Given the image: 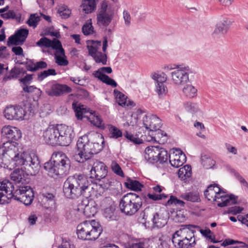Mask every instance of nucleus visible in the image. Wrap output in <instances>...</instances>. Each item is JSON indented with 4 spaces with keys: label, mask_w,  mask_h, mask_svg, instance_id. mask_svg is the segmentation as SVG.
<instances>
[{
    "label": "nucleus",
    "mask_w": 248,
    "mask_h": 248,
    "mask_svg": "<svg viewBox=\"0 0 248 248\" xmlns=\"http://www.w3.org/2000/svg\"><path fill=\"white\" fill-rule=\"evenodd\" d=\"M102 231L98 222L94 220L84 221L77 227L78 237L85 241L95 240L101 234Z\"/></svg>",
    "instance_id": "5"
},
{
    "label": "nucleus",
    "mask_w": 248,
    "mask_h": 248,
    "mask_svg": "<svg viewBox=\"0 0 248 248\" xmlns=\"http://www.w3.org/2000/svg\"><path fill=\"white\" fill-rule=\"evenodd\" d=\"M40 20V16L38 14H34L31 15L27 21V23L30 27L35 28L38 22Z\"/></svg>",
    "instance_id": "47"
},
{
    "label": "nucleus",
    "mask_w": 248,
    "mask_h": 248,
    "mask_svg": "<svg viewBox=\"0 0 248 248\" xmlns=\"http://www.w3.org/2000/svg\"><path fill=\"white\" fill-rule=\"evenodd\" d=\"M47 65V63L46 62L39 61L35 63L27 64V69L29 71L34 72L40 69L46 68Z\"/></svg>",
    "instance_id": "39"
},
{
    "label": "nucleus",
    "mask_w": 248,
    "mask_h": 248,
    "mask_svg": "<svg viewBox=\"0 0 248 248\" xmlns=\"http://www.w3.org/2000/svg\"><path fill=\"white\" fill-rule=\"evenodd\" d=\"M114 93L116 96V101L119 105L129 107H132L135 106L134 102L129 100L127 101V96L121 92L117 90H114Z\"/></svg>",
    "instance_id": "30"
},
{
    "label": "nucleus",
    "mask_w": 248,
    "mask_h": 248,
    "mask_svg": "<svg viewBox=\"0 0 248 248\" xmlns=\"http://www.w3.org/2000/svg\"><path fill=\"white\" fill-rule=\"evenodd\" d=\"M51 40L48 39L46 37H43L41 38L38 41H37L36 43V46L42 47H50Z\"/></svg>",
    "instance_id": "56"
},
{
    "label": "nucleus",
    "mask_w": 248,
    "mask_h": 248,
    "mask_svg": "<svg viewBox=\"0 0 248 248\" xmlns=\"http://www.w3.org/2000/svg\"><path fill=\"white\" fill-rule=\"evenodd\" d=\"M166 214L165 212L160 211L155 213L154 211H153V215L152 218H151V220L155 227L161 228L167 224V218Z\"/></svg>",
    "instance_id": "25"
},
{
    "label": "nucleus",
    "mask_w": 248,
    "mask_h": 248,
    "mask_svg": "<svg viewBox=\"0 0 248 248\" xmlns=\"http://www.w3.org/2000/svg\"><path fill=\"white\" fill-rule=\"evenodd\" d=\"M14 190V186L9 180H4L0 183V204L8 203L12 198L27 205L32 202L34 194L30 186L20 187L16 190V195L13 194Z\"/></svg>",
    "instance_id": "4"
},
{
    "label": "nucleus",
    "mask_w": 248,
    "mask_h": 248,
    "mask_svg": "<svg viewBox=\"0 0 248 248\" xmlns=\"http://www.w3.org/2000/svg\"><path fill=\"white\" fill-rule=\"evenodd\" d=\"M157 146H149L146 148L144 151V157L147 162L154 164L157 162L158 158H156L158 153Z\"/></svg>",
    "instance_id": "26"
},
{
    "label": "nucleus",
    "mask_w": 248,
    "mask_h": 248,
    "mask_svg": "<svg viewBox=\"0 0 248 248\" xmlns=\"http://www.w3.org/2000/svg\"><path fill=\"white\" fill-rule=\"evenodd\" d=\"M148 197L149 199L153 201H158L160 200L165 199L168 197V196L165 194H156V193H148L146 197L145 198L146 199Z\"/></svg>",
    "instance_id": "57"
},
{
    "label": "nucleus",
    "mask_w": 248,
    "mask_h": 248,
    "mask_svg": "<svg viewBox=\"0 0 248 248\" xmlns=\"http://www.w3.org/2000/svg\"><path fill=\"white\" fill-rule=\"evenodd\" d=\"M115 208L111 206L105 209L104 214L106 218L111 219L114 216Z\"/></svg>",
    "instance_id": "61"
},
{
    "label": "nucleus",
    "mask_w": 248,
    "mask_h": 248,
    "mask_svg": "<svg viewBox=\"0 0 248 248\" xmlns=\"http://www.w3.org/2000/svg\"><path fill=\"white\" fill-rule=\"evenodd\" d=\"M142 113V111L140 109H138L136 112L133 114L131 115V119H134L135 120L134 121H131L130 122H129V120L126 122V123L124 124V125H132L133 126L134 124H137V119H139V116L140 114H141Z\"/></svg>",
    "instance_id": "58"
},
{
    "label": "nucleus",
    "mask_w": 248,
    "mask_h": 248,
    "mask_svg": "<svg viewBox=\"0 0 248 248\" xmlns=\"http://www.w3.org/2000/svg\"><path fill=\"white\" fill-rule=\"evenodd\" d=\"M146 137L147 141L156 142L159 144H163L167 140L166 133H164L159 128L154 131L149 132L148 135Z\"/></svg>",
    "instance_id": "22"
},
{
    "label": "nucleus",
    "mask_w": 248,
    "mask_h": 248,
    "mask_svg": "<svg viewBox=\"0 0 248 248\" xmlns=\"http://www.w3.org/2000/svg\"><path fill=\"white\" fill-rule=\"evenodd\" d=\"M238 197L233 194L230 195L225 194V191H223L222 194L217 197L216 202H217V206L220 207H225L232 204L237 203Z\"/></svg>",
    "instance_id": "20"
},
{
    "label": "nucleus",
    "mask_w": 248,
    "mask_h": 248,
    "mask_svg": "<svg viewBox=\"0 0 248 248\" xmlns=\"http://www.w3.org/2000/svg\"><path fill=\"white\" fill-rule=\"evenodd\" d=\"M143 124L147 129H149V132H152L160 128L161 121L156 115H145L143 117Z\"/></svg>",
    "instance_id": "18"
},
{
    "label": "nucleus",
    "mask_w": 248,
    "mask_h": 248,
    "mask_svg": "<svg viewBox=\"0 0 248 248\" xmlns=\"http://www.w3.org/2000/svg\"><path fill=\"white\" fill-rule=\"evenodd\" d=\"M232 22L228 18L224 17L218 22L215 27L213 35L216 38H220L224 36L229 30Z\"/></svg>",
    "instance_id": "17"
},
{
    "label": "nucleus",
    "mask_w": 248,
    "mask_h": 248,
    "mask_svg": "<svg viewBox=\"0 0 248 248\" xmlns=\"http://www.w3.org/2000/svg\"><path fill=\"white\" fill-rule=\"evenodd\" d=\"M88 169L90 170V177L100 180L106 177L108 173L107 167L102 162L92 158L87 161Z\"/></svg>",
    "instance_id": "9"
},
{
    "label": "nucleus",
    "mask_w": 248,
    "mask_h": 248,
    "mask_svg": "<svg viewBox=\"0 0 248 248\" xmlns=\"http://www.w3.org/2000/svg\"><path fill=\"white\" fill-rule=\"evenodd\" d=\"M86 199L82 201L80 203H79L77 208L74 210L73 211L77 210L80 213H83L85 216L88 217H93L97 212V209L95 207L93 208L92 214H89V210L90 209V205L89 204V201L87 200L88 198H86Z\"/></svg>",
    "instance_id": "28"
},
{
    "label": "nucleus",
    "mask_w": 248,
    "mask_h": 248,
    "mask_svg": "<svg viewBox=\"0 0 248 248\" xmlns=\"http://www.w3.org/2000/svg\"><path fill=\"white\" fill-rule=\"evenodd\" d=\"M101 44V41L88 40L87 41V47L89 51V54L92 57L96 53L99 52Z\"/></svg>",
    "instance_id": "32"
},
{
    "label": "nucleus",
    "mask_w": 248,
    "mask_h": 248,
    "mask_svg": "<svg viewBox=\"0 0 248 248\" xmlns=\"http://www.w3.org/2000/svg\"><path fill=\"white\" fill-rule=\"evenodd\" d=\"M153 242L157 244V247L155 248H169V247L168 243L160 238L158 239H155Z\"/></svg>",
    "instance_id": "62"
},
{
    "label": "nucleus",
    "mask_w": 248,
    "mask_h": 248,
    "mask_svg": "<svg viewBox=\"0 0 248 248\" xmlns=\"http://www.w3.org/2000/svg\"><path fill=\"white\" fill-rule=\"evenodd\" d=\"M179 236H173L172 242L177 248H189L194 247L196 244V240H189L187 238H180Z\"/></svg>",
    "instance_id": "24"
},
{
    "label": "nucleus",
    "mask_w": 248,
    "mask_h": 248,
    "mask_svg": "<svg viewBox=\"0 0 248 248\" xmlns=\"http://www.w3.org/2000/svg\"><path fill=\"white\" fill-rule=\"evenodd\" d=\"M123 19L124 21V25L126 27H129L131 24L132 17L128 10L125 9L123 11Z\"/></svg>",
    "instance_id": "59"
},
{
    "label": "nucleus",
    "mask_w": 248,
    "mask_h": 248,
    "mask_svg": "<svg viewBox=\"0 0 248 248\" xmlns=\"http://www.w3.org/2000/svg\"><path fill=\"white\" fill-rule=\"evenodd\" d=\"M183 93L186 97L192 98L197 95V89L192 84H186L183 89Z\"/></svg>",
    "instance_id": "35"
},
{
    "label": "nucleus",
    "mask_w": 248,
    "mask_h": 248,
    "mask_svg": "<svg viewBox=\"0 0 248 248\" xmlns=\"http://www.w3.org/2000/svg\"><path fill=\"white\" fill-rule=\"evenodd\" d=\"M155 91L159 96H163L168 93V88L164 84H156Z\"/></svg>",
    "instance_id": "55"
},
{
    "label": "nucleus",
    "mask_w": 248,
    "mask_h": 248,
    "mask_svg": "<svg viewBox=\"0 0 248 248\" xmlns=\"http://www.w3.org/2000/svg\"><path fill=\"white\" fill-rule=\"evenodd\" d=\"M102 82L113 87H116L117 86V84L115 81L107 75L103 78Z\"/></svg>",
    "instance_id": "63"
},
{
    "label": "nucleus",
    "mask_w": 248,
    "mask_h": 248,
    "mask_svg": "<svg viewBox=\"0 0 248 248\" xmlns=\"http://www.w3.org/2000/svg\"><path fill=\"white\" fill-rule=\"evenodd\" d=\"M181 197L191 202H198L200 201L199 194L197 192H186L182 194Z\"/></svg>",
    "instance_id": "37"
},
{
    "label": "nucleus",
    "mask_w": 248,
    "mask_h": 248,
    "mask_svg": "<svg viewBox=\"0 0 248 248\" xmlns=\"http://www.w3.org/2000/svg\"><path fill=\"white\" fill-rule=\"evenodd\" d=\"M99 0H82L80 8L82 12L89 14L94 12L97 7Z\"/></svg>",
    "instance_id": "29"
},
{
    "label": "nucleus",
    "mask_w": 248,
    "mask_h": 248,
    "mask_svg": "<svg viewBox=\"0 0 248 248\" xmlns=\"http://www.w3.org/2000/svg\"><path fill=\"white\" fill-rule=\"evenodd\" d=\"M58 124L49 126L43 132V137L45 141L50 145H58Z\"/></svg>",
    "instance_id": "14"
},
{
    "label": "nucleus",
    "mask_w": 248,
    "mask_h": 248,
    "mask_svg": "<svg viewBox=\"0 0 248 248\" xmlns=\"http://www.w3.org/2000/svg\"><path fill=\"white\" fill-rule=\"evenodd\" d=\"M124 185L127 188L134 191L141 190V188L143 186V185L139 181L130 178L127 179L124 183Z\"/></svg>",
    "instance_id": "36"
},
{
    "label": "nucleus",
    "mask_w": 248,
    "mask_h": 248,
    "mask_svg": "<svg viewBox=\"0 0 248 248\" xmlns=\"http://www.w3.org/2000/svg\"><path fill=\"white\" fill-rule=\"evenodd\" d=\"M200 232L201 234L204 236L206 239L213 243H217V241L215 240V236L213 232L209 229H206L205 230L201 229Z\"/></svg>",
    "instance_id": "48"
},
{
    "label": "nucleus",
    "mask_w": 248,
    "mask_h": 248,
    "mask_svg": "<svg viewBox=\"0 0 248 248\" xmlns=\"http://www.w3.org/2000/svg\"><path fill=\"white\" fill-rule=\"evenodd\" d=\"M45 90L48 96L58 97L64 93H70L72 89L65 84H61L52 81L45 85Z\"/></svg>",
    "instance_id": "11"
},
{
    "label": "nucleus",
    "mask_w": 248,
    "mask_h": 248,
    "mask_svg": "<svg viewBox=\"0 0 248 248\" xmlns=\"http://www.w3.org/2000/svg\"><path fill=\"white\" fill-rule=\"evenodd\" d=\"M23 173L22 170H16L11 174V179L16 183L23 184L25 179L23 177Z\"/></svg>",
    "instance_id": "41"
},
{
    "label": "nucleus",
    "mask_w": 248,
    "mask_h": 248,
    "mask_svg": "<svg viewBox=\"0 0 248 248\" xmlns=\"http://www.w3.org/2000/svg\"><path fill=\"white\" fill-rule=\"evenodd\" d=\"M201 162L206 169L212 168L215 164V161L209 155L204 154L201 155Z\"/></svg>",
    "instance_id": "38"
},
{
    "label": "nucleus",
    "mask_w": 248,
    "mask_h": 248,
    "mask_svg": "<svg viewBox=\"0 0 248 248\" xmlns=\"http://www.w3.org/2000/svg\"><path fill=\"white\" fill-rule=\"evenodd\" d=\"M23 90L25 93H32L37 98L40 97L42 94V91L34 86H22Z\"/></svg>",
    "instance_id": "40"
},
{
    "label": "nucleus",
    "mask_w": 248,
    "mask_h": 248,
    "mask_svg": "<svg viewBox=\"0 0 248 248\" xmlns=\"http://www.w3.org/2000/svg\"><path fill=\"white\" fill-rule=\"evenodd\" d=\"M124 137L133 143L140 144L143 142V140L139 137V135H133L127 131L124 133Z\"/></svg>",
    "instance_id": "46"
},
{
    "label": "nucleus",
    "mask_w": 248,
    "mask_h": 248,
    "mask_svg": "<svg viewBox=\"0 0 248 248\" xmlns=\"http://www.w3.org/2000/svg\"><path fill=\"white\" fill-rule=\"evenodd\" d=\"M168 204L169 205L173 204L176 205H178L180 206L183 207L184 206L185 203L183 201L178 199L174 196H171L168 201Z\"/></svg>",
    "instance_id": "60"
},
{
    "label": "nucleus",
    "mask_w": 248,
    "mask_h": 248,
    "mask_svg": "<svg viewBox=\"0 0 248 248\" xmlns=\"http://www.w3.org/2000/svg\"><path fill=\"white\" fill-rule=\"evenodd\" d=\"M114 16V9L108 0H102L96 15L97 23L99 26L107 27Z\"/></svg>",
    "instance_id": "7"
},
{
    "label": "nucleus",
    "mask_w": 248,
    "mask_h": 248,
    "mask_svg": "<svg viewBox=\"0 0 248 248\" xmlns=\"http://www.w3.org/2000/svg\"><path fill=\"white\" fill-rule=\"evenodd\" d=\"M44 169L48 174L52 177L66 174L70 167V162H64V164H52L51 162H47L44 164Z\"/></svg>",
    "instance_id": "12"
},
{
    "label": "nucleus",
    "mask_w": 248,
    "mask_h": 248,
    "mask_svg": "<svg viewBox=\"0 0 248 248\" xmlns=\"http://www.w3.org/2000/svg\"><path fill=\"white\" fill-rule=\"evenodd\" d=\"M4 115L8 120H22L24 119L26 112L21 107L10 106L5 109Z\"/></svg>",
    "instance_id": "15"
},
{
    "label": "nucleus",
    "mask_w": 248,
    "mask_h": 248,
    "mask_svg": "<svg viewBox=\"0 0 248 248\" xmlns=\"http://www.w3.org/2000/svg\"><path fill=\"white\" fill-rule=\"evenodd\" d=\"M192 73L191 69L187 65L178 66L171 73L173 84L177 86L186 84L189 81V75Z\"/></svg>",
    "instance_id": "10"
},
{
    "label": "nucleus",
    "mask_w": 248,
    "mask_h": 248,
    "mask_svg": "<svg viewBox=\"0 0 248 248\" xmlns=\"http://www.w3.org/2000/svg\"><path fill=\"white\" fill-rule=\"evenodd\" d=\"M206 199L209 201H216L217 197L219 196L220 194H216L214 190L212 189V186H208L207 189L204 192Z\"/></svg>",
    "instance_id": "49"
},
{
    "label": "nucleus",
    "mask_w": 248,
    "mask_h": 248,
    "mask_svg": "<svg viewBox=\"0 0 248 248\" xmlns=\"http://www.w3.org/2000/svg\"><path fill=\"white\" fill-rule=\"evenodd\" d=\"M179 177L184 181H187L191 176V168L189 165H185L181 168L178 172Z\"/></svg>",
    "instance_id": "34"
},
{
    "label": "nucleus",
    "mask_w": 248,
    "mask_h": 248,
    "mask_svg": "<svg viewBox=\"0 0 248 248\" xmlns=\"http://www.w3.org/2000/svg\"><path fill=\"white\" fill-rule=\"evenodd\" d=\"M32 79V75H26L24 78L20 79V82L22 83V86H28L31 83Z\"/></svg>",
    "instance_id": "64"
},
{
    "label": "nucleus",
    "mask_w": 248,
    "mask_h": 248,
    "mask_svg": "<svg viewBox=\"0 0 248 248\" xmlns=\"http://www.w3.org/2000/svg\"><path fill=\"white\" fill-rule=\"evenodd\" d=\"M56 62L60 66H66L68 64V61L66 59V56L64 55L60 54H56L55 56Z\"/></svg>",
    "instance_id": "54"
},
{
    "label": "nucleus",
    "mask_w": 248,
    "mask_h": 248,
    "mask_svg": "<svg viewBox=\"0 0 248 248\" xmlns=\"http://www.w3.org/2000/svg\"><path fill=\"white\" fill-rule=\"evenodd\" d=\"M102 138V135L94 132L79 138L77 143V152L73 155L74 159L79 163L91 159L93 155L98 153L103 149L99 143Z\"/></svg>",
    "instance_id": "3"
},
{
    "label": "nucleus",
    "mask_w": 248,
    "mask_h": 248,
    "mask_svg": "<svg viewBox=\"0 0 248 248\" xmlns=\"http://www.w3.org/2000/svg\"><path fill=\"white\" fill-rule=\"evenodd\" d=\"M58 145H69L75 136L73 129L64 124H58Z\"/></svg>",
    "instance_id": "13"
},
{
    "label": "nucleus",
    "mask_w": 248,
    "mask_h": 248,
    "mask_svg": "<svg viewBox=\"0 0 248 248\" xmlns=\"http://www.w3.org/2000/svg\"><path fill=\"white\" fill-rule=\"evenodd\" d=\"M18 144L14 141H7L3 143L2 156L11 160L16 166H24L31 175H35L40 169V162L38 156L33 153L27 154L19 151Z\"/></svg>",
    "instance_id": "2"
},
{
    "label": "nucleus",
    "mask_w": 248,
    "mask_h": 248,
    "mask_svg": "<svg viewBox=\"0 0 248 248\" xmlns=\"http://www.w3.org/2000/svg\"><path fill=\"white\" fill-rule=\"evenodd\" d=\"M158 153L156 155V158H158L157 162L163 164L166 162L168 159V154L167 151L164 148H160L159 146L157 147Z\"/></svg>",
    "instance_id": "42"
},
{
    "label": "nucleus",
    "mask_w": 248,
    "mask_h": 248,
    "mask_svg": "<svg viewBox=\"0 0 248 248\" xmlns=\"http://www.w3.org/2000/svg\"><path fill=\"white\" fill-rule=\"evenodd\" d=\"M58 13L62 18L66 19L69 17L71 12L67 6L62 5L59 8Z\"/></svg>",
    "instance_id": "50"
},
{
    "label": "nucleus",
    "mask_w": 248,
    "mask_h": 248,
    "mask_svg": "<svg viewBox=\"0 0 248 248\" xmlns=\"http://www.w3.org/2000/svg\"><path fill=\"white\" fill-rule=\"evenodd\" d=\"M49 162H51L52 164L59 165V164H64V162H70L66 155L62 152L54 153Z\"/></svg>",
    "instance_id": "31"
},
{
    "label": "nucleus",
    "mask_w": 248,
    "mask_h": 248,
    "mask_svg": "<svg viewBox=\"0 0 248 248\" xmlns=\"http://www.w3.org/2000/svg\"><path fill=\"white\" fill-rule=\"evenodd\" d=\"M151 77L156 81V84H164L167 79V75L164 73H162L160 74L153 73L151 74Z\"/></svg>",
    "instance_id": "45"
},
{
    "label": "nucleus",
    "mask_w": 248,
    "mask_h": 248,
    "mask_svg": "<svg viewBox=\"0 0 248 248\" xmlns=\"http://www.w3.org/2000/svg\"><path fill=\"white\" fill-rule=\"evenodd\" d=\"M110 166L112 171L114 173L121 177H124V173L121 167L115 161L111 162Z\"/></svg>",
    "instance_id": "52"
},
{
    "label": "nucleus",
    "mask_w": 248,
    "mask_h": 248,
    "mask_svg": "<svg viewBox=\"0 0 248 248\" xmlns=\"http://www.w3.org/2000/svg\"><path fill=\"white\" fill-rule=\"evenodd\" d=\"M82 31L85 35L93 34L94 31L92 23L89 22L84 24L82 28Z\"/></svg>",
    "instance_id": "53"
},
{
    "label": "nucleus",
    "mask_w": 248,
    "mask_h": 248,
    "mask_svg": "<svg viewBox=\"0 0 248 248\" xmlns=\"http://www.w3.org/2000/svg\"><path fill=\"white\" fill-rule=\"evenodd\" d=\"M50 47L56 50V54H60L64 56V50L62 47L61 43L59 40L54 39L51 41Z\"/></svg>",
    "instance_id": "44"
},
{
    "label": "nucleus",
    "mask_w": 248,
    "mask_h": 248,
    "mask_svg": "<svg viewBox=\"0 0 248 248\" xmlns=\"http://www.w3.org/2000/svg\"><path fill=\"white\" fill-rule=\"evenodd\" d=\"M170 162L172 166L178 168L183 165L186 161V156L182 151L176 149L170 155Z\"/></svg>",
    "instance_id": "19"
},
{
    "label": "nucleus",
    "mask_w": 248,
    "mask_h": 248,
    "mask_svg": "<svg viewBox=\"0 0 248 248\" xmlns=\"http://www.w3.org/2000/svg\"><path fill=\"white\" fill-rule=\"evenodd\" d=\"M142 205L140 197L134 193H129L123 196L119 207L121 211L127 216L135 215Z\"/></svg>",
    "instance_id": "6"
},
{
    "label": "nucleus",
    "mask_w": 248,
    "mask_h": 248,
    "mask_svg": "<svg viewBox=\"0 0 248 248\" xmlns=\"http://www.w3.org/2000/svg\"><path fill=\"white\" fill-rule=\"evenodd\" d=\"M1 133L2 138L8 139V141L17 140L21 138L22 135L18 128L10 125L4 126L1 129Z\"/></svg>",
    "instance_id": "16"
},
{
    "label": "nucleus",
    "mask_w": 248,
    "mask_h": 248,
    "mask_svg": "<svg viewBox=\"0 0 248 248\" xmlns=\"http://www.w3.org/2000/svg\"><path fill=\"white\" fill-rule=\"evenodd\" d=\"M56 74L57 73L55 70L54 69H49L47 70H45L38 74V80L39 81H42L49 76H55Z\"/></svg>",
    "instance_id": "51"
},
{
    "label": "nucleus",
    "mask_w": 248,
    "mask_h": 248,
    "mask_svg": "<svg viewBox=\"0 0 248 248\" xmlns=\"http://www.w3.org/2000/svg\"><path fill=\"white\" fill-rule=\"evenodd\" d=\"M107 47L108 39L106 37H104L102 46V50L103 53L99 51L96 53L92 57L96 63H101L103 65L107 64V56L106 53Z\"/></svg>",
    "instance_id": "23"
},
{
    "label": "nucleus",
    "mask_w": 248,
    "mask_h": 248,
    "mask_svg": "<svg viewBox=\"0 0 248 248\" xmlns=\"http://www.w3.org/2000/svg\"><path fill=\"white\" fill-rule=\"evenodd\" d=\"M29 34L27 29H21L18 30L14 35L9 37L8 45H18L22 44L25 41Z\"/></svg>",
    "instance_id": "21"
},
{
    "label": "nucleus",
    "mask_w": 248,
    "mask_h": 248,
    "mask_svg": "<svg viewBox=\"0 0 248 248\" xmlns=\"http://www.w3.org/2000/svg\"><path fill=\"white\" fill-rule=\"evenodd\" d=\"M154 208L149 207H146L141 213L139 217V220L142 223H146L151 220L153 215Z\"/></svg>",
    "instance_id": "33"
},
{
    "label": "nucleus",
    "mask_w": 248,
    "mask_h": 248,
    "mask_svg": "<svg viewBox=\"0 0 248 248\" xmlns=\"http://www.w3.org/2000/svg\"><path fill=\"white\" fill-rule=\"evenodd\" d=\"M108 137L111 139H117L122 136V132L117 127L110 125L108 126Z\"/></svg>",
    "instance_id": "43"
},
{
    "label": "nucleus",
    "mask_w": 248,
    "mask_h": 248,
    "mask_svg": "<svg viewBox=\"0 0 248 248\" xmlns=\"http://www.w3.org/2000/svg\"><path fill=\"white\" fill-rule=\"evenodd\" d=\"M192 226H185L177 231L173 235L179 236L180 238H187L189 240H195L194 230L190 229Z\"/></svg>",
    "instance_id": "27"
},
{
    "label": "nucleus",
    "mask_w": 248,
    "mask_h": 248,
    "mask_svg": "<svg viewBox=\"0 0 248 248\" xmlns=\"http://www.w3.org/2000/svg\"><path fill=\"white\" fill-rule=\"evenodd\" d=\"M72 108L76 113L77 118L82 120L83 117L88 118L90 121L96 126L101 129L105 128V124L99 115H96L95 112H89L84 105L78 104L77 102H73Z\"/></svg>",
    "instance_id": "8"
},
{
    "label": "nucleus",
    "mask_w": 248,
    "mask_h": 248,
    "mask_svg": "<svg viewBox=\"0 0 248 248\" xmlns=\"http://www.w3.org/2000/svg\"><path fill=\"white\" fill-rule=\"evenodd\" d=\"M102 179L101 183L97 185L90 183L87 178L81 175L69 176L63 184L64 194L66 197L70 199H75L80 195L89 198L94 194L98 187L108 189L115 183V180L111 177H107Z\"/></svg>",
    "instance_id": "1"
}]
</instances>
